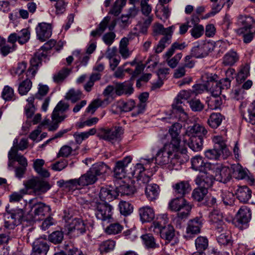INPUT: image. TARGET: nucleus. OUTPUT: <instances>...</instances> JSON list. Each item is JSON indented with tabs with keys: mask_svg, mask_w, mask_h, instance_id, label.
<instances>
[{
	"mask_svg": "<svg viewBox=\"0 0 255 255\" xmlns=\"http://www.w3.org/2000/svg\"><path fill=\"white\" fill-rule=\"evenodd\" d=\"M179 148L172 144H165L157 152L155 157L157 164L161 166L168 164L170 168L178 169L180 165Z\"/></svg>",
	"mask_w": 255,
	"mask_h": 255,
	"instance_id": "nucleus-1",
	"label": "nucleus"
},
{
	"mask_svg": "<svg viewBox=\"0 0 255 255\" xmlns=\"http://www.w3.org/2000/svg\"><path fill=\"white\" fill-rule=\"evenodd\" d=\"M30 210L28 213L27 221H36L42 220L51 210L49 206L42 202L35 203L33 199L29 202Z\"/></svg>",
	"mask_w": 255,
	"mask_h": 255,
	"instance_id": "nucleus-2",
	"label": "nucleus"
},
{
	"mask_svg": "<svg viewBox=\"0 0 255 255\" xmlns=\"http://www.w3.org/2000/svg\"><path fill=\"white\" fill-rule=\"evenodd\" d=\"M27 191L31 189L35 195H41L45 193L51 187L49 183L38 177H35L24 182Z\"/></svg>",
	"mask_w": 255,
	"mask_h": 255,
	"instance_id": "nucleus-3",
	"label": "nucleus"
},
{
	"mask_svg": "<svg viewBox=\"0 0 255 255\" xmlns=\"http://www.w3.org/2000/svg\"><path fill=\"white\" fill-rule=\"evenodd\" d=\"M28 217V214L24 216V212L21 209H16L10 211L6 210L5 217L8 220H5L4 227L6 229H12L15 226L20 224L23 221H26V218Z\"/></svg>",
	"mask_w": 255,
	"mask_h": 255,
	"instance_id": "nucleus-4",
	"label": "nucleus"
},
{
	"mask_svg": "<svg viewBox=\"0 0 255 255\" xmlns=\"http://www.w3.org/2000/svg\"><path fill=\"white\" fill-rule=\"evenodd\" d=\"M166 220L163 221V224L161 221H154L151 226V228H153V231L157 233H159L161 238L168 241H170L175 236V231L173 227L170 224L165 225Z\"/></svg>",
	"mask_w": 255,
	"mask_h": 255,
	"instance_id": "nucleus-5",
	"label": "nucleus"
},
{
	"mask_svg": "<svg viewBox=\"0 0 255 255\" xmlns=\"http://www.w3.org/2000/svg\"><path fill=\"white\" fill-rule=\"evenodd\" d=\"M86 228L83 220L75 218L68 225L67 234L70 238H76L84 234L86 231Z\"/></svg>",
	"mask_w": 255,
	"mask_h": 255,
	"instance_id": "nucleus-6",
	"label": "nucleus"
},
{
	"mask_svg": "<svg viewBox=\"0 0 255 255\" xmlns=\"http://www.w3.org/2000/svg\"><path fill=\"white\" fill-rule=\"evenodd\" d=\"M93 207L95 210L96 217L102 221L110 222L112 216V207L104 202H96L94 203Z\"/></svg>",
	"mask_w": 255,
	"mask_h": 255,
	"instance_id": "nucleus-7",
	"label": "nucleus"
},
{
	"mask_svg": "<svg viewBox=\"0 0 255 255\" xmlns=\"http://www.w3.org/2000/svg\"><path fill=\"white\" fill-rule=\"evenodd\" d=\"M123 133L122 127H114L112 128H100L98 135L100 138L113 142L119 138Z\"/></svg>",
	"mask_w": 255,
	"mask_h": 255,
	"instance_id": "nucleus-8",
	"label": "nucleus"
},
{
	"mask_svg": "<svg viewBox=\"0 0 255 255\" xmlns=\"http://www.w3.org/2000/svg\"><path fill=\"white\" fill-rule=\"evenodd\" d=\"M222 154L225 156L230 154L229 150L225 143L223 141L216 142L214 148L208 149L205 152V156L210 159H217Z\"/></svg>",
	"mask_w": 255,
	"mask_h": 255,
	"instance_id": "nucleus-9",
	"label": "nucleus"
},
{
	"mask_svg": "<svg viewBox=\"0 0 255 255\" xmlns=\"http://www.w3.org/2000/svg\"><path fill=\"white\" fill-rule=\"evenodd\" d=\"M46 57V54L40 51L37 52L34 54V56L30 60V66L26 72V78L30 79V78L34 77L38 67L41 65L42 59Z\"/></svg>",
	"mask_w": 255,
	"mask_h": 255,
	"instance_id": "nucleus-10",
	"label": "nucleus"
},
{
	"mask_svg": "<svg viewBox=\"0 0 255 255\" xmlns=\"http://www.w3.org/2000/svg\"><path fill=\"white\" fill-rule=\"evenodd\" d=\"M214 46L212 42H207L192 48L191 54L197 58H203L213 50Z\"/></svg>",
	"mask_w": 255,
	"mask_h": 255,
	"instance_id": "nucleus-11",
	"label": "nucleus"
},
{
	"mask_svg": "<svg viewBox=\"0 0 255 255\" xmlns=\"http://www.w3.org/2000/svg\"><path fill=\"white\" fill-rule=\"evenodd\" d=\"M69 105L68 103L62 101H60L54 108L51 117L53 121L59 124L67 118V115L64 112L69 109Z\"/></svg>",
	"mask_w": 255,
	"mask_h": 255,
	"instance_id": "nucleus-12",
	"label": "nucleus"
},
{
	"mask_svg": "<svg viewBox=\"0 0 255 255\" xmlns=\"http://www.w3.org/2000/svg\"><path fill=\"white\" fill-rule=\"evenodd\" d=\"M132 158L130 156H127L123 160L116 162L114 174L116 178L122 179L124 178L128 171V165L130 163Z\"/></svg>",
	"mask_w": 255,
	"mask_h": 255,
	"instance_id": "nucleus-13",
	"label": "nucleus"
},
{
	"mask_svg": "<svg viewBox=\"0 0 255 255\" xmlns=\"http://www.w3.org/2000/svg\"><path fill=\"white\" fill-rule=\"evenodd\" d=\"M37 38L42 42L48 39L52 35V26L46 22L40 23L36 28Z\"/></svg>",
	"mask_w": 255,
	"mask_h": 255,
	"instance_id": "nucleus-14",
	"label": "nucleus"
},
{
	"mask_svg": "<svg viewBox=\"0 0 255 255\" xmlns=\"http://www.w3.org/2000/svg\"><path fill=\"white\" fill-rule=\"evenodd\" d=\"M211 97L208 101V107L211 109H217L222 104V100L220 95L221 94V87L216 83V89L211 91Z\"/></svg>",
	"mask_w": 255,
	"mask_h": 255,
	"instance_id": "nucleus-15",
	"label": "nucleus"
},
{
	"mask_svg": "<svg viewBox=\"0 0 255 255\" xmlns=\"http://www.w3.org/2000/svg\"><path fill=\"white\" fill-rule=\"evenodd\" d=\"M192 168L200 172H207L211 169L210 163L205 162L203 158L199 156H195L191 159Z\"/></svg>",
	"mask_w": 255,
	"mask_h": 255,
	"instance_id": "nucleus-16",
	"label": "nucleus"
},
{
	"mask_svg": "<svg viewBox=\"0 0 255 255\" xmlns=\"http://www.w3.org/2000/svg\"><path fill=\"white\" fill-rule=\"evenodd\" d=\"M182 128V125L176 123L174 124L169 129V132L171 136V140L169 144H172L174 147L179 148L180 138L179 134Z\"/></svg>",
	"mask_w": 255,
	"mask_h": 255,
	"instance_id": "nucleus-17",
	"label": "nucleus"
},
{
	"mask_svg": "<svg viewBox=\"0 0 255 255\" xmlns=\"http://www.w3.org/2000/svg\"><path fill=\"white\" fill-rule=\"evenodd\" d=\"M49 249V246L46 241L38 239L33 243L31 255H46Z\"/></svg>",
	"mask_w": 255,
	"mask_h": 255,
	"instance_id": "nucleus-18",
	"label": "nucleus"
},
{
	"mask_svg": "<svg viewBox=\"0 0 255 255\" xmlns=\"http://www.w3.org/2000/svg\"><path fill=\"white\" fill-rule=\"evenodd\" d=\"M140 220L142 223L151 222L155 218L153 209L150 206H145L138 209Z\"/></svg>",
	"mask_w": 255,
	"mask_h": 255,
	"instance_id": "nucleus-19",
	"label": "nucleus"
},
{
	"mask_svg": "<svg viewBox=\"0 0 255 255\" xmlns=\"http://www.w3.org/2000/svg\"><path fill=\"white\" fill-rule=\"evenodd\" d=\"M216 230L217 233L220 234L217 237L218 242L223 245L231 244V234L229 231L226 229V226L216 227Z\"/></svg>",
	"mask_w": 255,
	"mask_h": 255,
	"instance_id": "nucleus-20",
	"label": "nucleus"
},
{
	"mask_svg": "<svg viewBox=\"0 0 255 255\" xmlns=\"http://www.w3.org/2000/svg\"><path fill=\"white\" fill-rule=\"evenodd\" d=\"M203 174L198 175L196 179L195 183L199 186L202 188H205L208 189L214 182V177L213 175L208 174V172L205 173L202 172Z\"/></svg>",
	"mask_w": 255,
	"mask_h": 255,
	"instance_id": "nucleus-21",
	"label": "nucleus"
},
{
	"mask_svg": "<svg viewBox=\"0 0 255 255\" xmlns=\"http://www.w3.org/2000/svg\"><path fill=\"white\" fill-rule=\"evenodd\" d=\"M251 215L250 208L246 206H242L236 215L238 224L242 225L248 224L251 219Z\"/></svg>",
	"mask_w": 255,
	"mask_h": 255,
	"instance_id": "nucleus-22",
	"label": "nucleus"
},
{
	"mask_svg": "<svg viewBox=\"0 0 255 255\" xmlns=\"http://www.w3.org/2000/svg\"><path fill=\"white\" fill-rule=\"evenodd\" d=\"M255 22L252 17L249 16L240 15L238 18V24L242 27L237 30V33L241 34L244 33V30H250Z\"/></svg>",
	"mask_w": 255,
	"mask_h": 255,
	"instance_id": "nucleus-23",
	"label": "nucleus"
},
{
	"mask_svg": "<svg viewBox=\"0 0 255 255\" xmlns=\"http://www.w3.org/2000/svg\"><path fill=\"white\" fill-rule=\"evenodd\" d=\"M173 189L175 195L182 197L191 190V187L187 181H182L173 185Z\"/></svg>",
	"mask_w": 255,
	"mask_h": 255,
	"instance_id": "nucleus-24",
	"label": "nucleus"
},
{
	"mask_svg": "<svg viewBox=\"0 0 255 255\" xmlns=\"http://www.w3.org/2000/svg\"><path fill=\"white\" fill-rule=\"evenodd\" d=\"M80 186L84 187L94 184L98 180V178L89 169L86 173L82 175L79 178Z\"/></svg>",
	"mask_w": 255,
	"mask_h": 255,
	"instance_id": "nucleus-25",
	"label": "nucleus"
},
{
	"mask_svg": "<svg viewBox=\"0 0 255 255\" xmlns=\"http://www.w3.org/2000/svg\"><path fill=\"white\" fill-rule=\"evenodd\" d=\"M132 85L130 82L117 83L115 85V93L118 96L129 95L133 93Z\"/></svg>",
	"mask_w": 255,
	"mask_h": 255,
	"instance_id": "nucleus-26",
	"label": "nucleus"
},
{
	"mask_svg": "<svg viewBox=\"0 0 255 255\" xmlns=\"http://www.w3.org/2000/svg\"><path fill=\"white\" fill-rule=\"evenodd\" d=\"M207 133V130L205 128L198 124H195L192 126L188 127L186 135L189 137H192V136H200L203 137Z\"/></svg>",
	"mask_w": 255,
	"mask_h": 255,
	"instance_id": "nucleus-27",
	"label": "nucleus"
},
{
	"mask_svg": "<svg viewBox=\"0 0 255 255\" xmlns=\"http://www.w3.org/2000/svg\"><path fill=\"white\" fill-rule=\"evenodd\" d=\"M236 194L238 200L242 203H247L251 198L252 190L247 186L239 187Z\"/></svg>",
	"mask_w": 255,
	"mask_h": 255,
	"instance_id": "nucleus-28",
	"label": "nucleus"
},
{
	"mask_svg": "<svg viewBox=\"0 0 255 255\" xmlns=\"http://www.w3.org/2000/svg\"><path fill=\"white\" fill-rule=\"evenodd\" d=\"M202 225V220L201 218L196 217L191 220L186 229L187 234H197L200 233V228Z\"/></svg>",
	"mask_w": 255,
	"mask_h": 255,
	"instance_id": "nucleus-29",
	"label": "nucleus"
},
{
	"mask_svg": "<svg viewBox=\"0 0 255 255\" xmlns=\"http://www.w3.org/2000/svg\"><path fill=\"white\" fill-rule=\"evenodd\" d=\"M119 193L115 190L102 187L99 193V197L102 201H105L104 203H106L107 201L110 202L116 199Z\"/></svg>",
	"mask_w": 255,
	"mask_h": 255,
	"instance_id": "nucleus-30",
	"label": "nucleus"
},
{
	"mask_svg": "<svg viewBox=\"0 0 255 255\" xmlns=\"http://www.w3.org/2000/svg\"><path fill=\"white\" fill-rule=\"evenodd\" d=\"M57 185L64 189L73 191L77 188L78 186H80V182L79 179H73L66 181L62 179L57 182Z\"/></svg>",
	"mask_w": 255,
	"mask_h": 255,
	"instance_id": "nucleus-31",
	"label": "nucleus"
},
{
	"mask_svg": "<svg viewBox=\"0 0 255 255\" xmlns=\"http://www.w3.org/2000/svg\"><path fill=\"white\" fill-rule=\"evenodd\" d=\"M203 137L192 136L190 137L188 143L189 148L195 152H198L202 150L203 147Z\"/></svg>",
	"mask_w": 255,
	"mask_h": 255,
	"instance_id": "nucleus-32",
	"label": "nucleus"
},
{
	"mask_svg": "<svg viewBox=\"0 0 255 255\" xmlns=\"http://www.w3.org/2000/svg\"><path fill=\"white\" fill-rule=\"evenodd\" d=\"M159 191V186L156 184H148L145 187V194L150 201H153L157 197Z\"/></svg>",
	"mask_w": 255,
	"mask_h": 255,
	"instance_id": "nucleus-33",
	"label": "nucleus"
},
{
	"mask_svg": "<svg viewBox=\"0 0 255 255\" xmlns=\"http://www.w3.org/2000/svg\"><path fill=\"white\" fill-rule=\"evenodd\" d=\"M148 93L146 92L142 93L139 95L140 103L137 105L135 108V110L132 113V116H136L143 112L146 107L145 102L148 98Z\"/></svg>",
	"mask_w": 255,
	"mask_h": 255,
	"instance_id": "nucleus-34",
	"label": "nucleus"
},
{
	"mask_svg": "<svg viewBox=\"0 0 255 255\" xmlns=\"http://www.w3.org/2000/svg\"><path fill=\"white\" fill-rule=\"evenodd\" d=\"M220 203H223L225 206H232L234 204L235 198L233 193L230 192H220Z\"/></svg>",
	"mask_w": 255,
	"mask_h": 255,
	"instance_id": "nucleus-35",
	"label": "nucleus"
},
{
	"mask_svg": "<svg viewBox=\"0 0 255 255\" xmlns=\"http://www.w3.org/2000/svg\"><path fill=\"white\" fill-rule=\"evenodd\" d=\"M232 176L231 169L227 167H222L219 171H217L216 177L217 180L224 183L227 182L230 180Z\"/></svg>",
	"mask_w": 255,
	"mask_h": 255,
	"instance_id": "nucleus-36",
	"label": "nucleus"
},
{
	"mask_svg": "<svg viewBox=\"0 0 255 255\" xmlns=\"http://www.w3.org/2000/svg\"><path fill=\"white\" fill-rule=\"evenodd\" d=\"M92 172L96 175V177L106 173L109 169V167L103 162H99L93 164L90 168Z\"/></svg>",
	"mask_w": 255,
	"mask_h": 255,
	"instance_id": "nucleus-37",
	"label": "nucleus"
},
{
	"mask_svg": "<svg viewBox=\"0 0 255 255\" xmlns=\"http://www.w3.org/2000/svg\"><path fill=\"white\" fill-rule=\"evenodd\" d=\"M111 17L107 16L104 18L102 21L98 25V27L104 32L107 28H108L110 31H113L114 30L117 22L115 19L111 21Z\"/></svg>",
	"mask_w": 255,
	"mask_h": 255,
	"instance_id": "nucleus-38",
	"label": "nucleus"
},
{
	"mask_svg": "<svg viewBox=\"0 0 255 255\" xmlns=\"http://www.w3.org/2000/svg\"><path fill=\"white\" fill-rule=\"evenodd\" d=\"M223 119V116L220 113H213L211 114L207 123L210 127L216 128L221 125Z\"/></svg>",
	"mask_w": 255,
	"mask_h": 255,
	"instance_id": "nucleus-39",
	"label": "nucleus"
},
{
	"mask_svg": "<svg viewBox=\"0 0 255 255\" xmlns=\"http://www.w3.org/2000/svg\"><path fill=\"white\" fill-rule=\"evenodd\" d=\"M209 218L210 222L215 224V227L217 226H225L223 222L222 214L217 210H214L212 211L209 215Z\"/></svg>",
	"mask_w": 255,
	"mask_h": 255,
	"instance_id": "nucleus-40",
	"label": "nucleus"
},
{
	"mask_svg": "<svg viewBox=\"0 0 255 255\" xmlns=\"http://www.w3.org/2000/svg\"><path fill=\"white\" fill-rule=\"evenodd\" d=\"M232 176L238 179L246 178V171L239 164L234 165L231 167Z\"/></svg>",
	"mask_w": 255,
	"mask_h": 255,
	"instance_id": "nucleus-41",
	"label": "nucleus"
},
{
	"mask_svg": "<svg viewBox=\"0 0 255 255\" xmlns=\"http://www.w3.org/2000/svg\"><path fill=\"white\" fill-rule=\"evenodd\" d=\"M191 208V206L187 202L179 210L177 211V220L179 221L186 219L189 215Z\"/></svg>",
	"mask_w": 255,
	"mask_h": 255,
	"instance_id": "nucleus-42",
	"label": "nucleus"
},
{
	"mask_svg": "<svg viewBox=\"0 0 255 255\" xmlns=\"http://www.w3.org/2000/svg\"><path fill=\"white\" fill-rule=\"evenodd\" d=\"M117 108L119 111L123 112H127L131 111L135 107V102L133 100H129L127 102L119 101L116 105Z\"/></svg>",
	"mask_w": 255,
	"mask_h": 255,
	"instance_id": "nucleus-43",
	"label": "nucleus"
},
{
	"mask_svg": "<svg viewBox=\"0 0 255 255\" xmlns=\"http://www.w3.org/2000/svg\"><path fill=\"white\" fill-rule=\"evenodd\" d=\"M218 76L216 74H213L212 73H206L202 75L201 79L204 82V84H208L212 88V89H214L213 87L215 85V88H216V83L217 82V79Z\"/></svg>",
	"mask_w": 255,
	"mask_h": 255,
	"instance_id": "nucleus-44",
	"label": "nucleus"
},
{
	"mask_svg": "<svg viewBox=\"0 0 255 255\" xmlns=\"http://www.w3.org/2000/svg\"><path fill=\"white\" fill-rule=\"evenodd\" d=\"M82 98V93L79 90L70 89L66 94L65 99L72 103H76Z\"/></svg>",
	"mask_w": 255,
	"mask_h": 255,
	"instance_id": "nucleus-45",
	"label": "nucleus"
},
{
	"mask_svg": "<svg viewBox=\"0 0 255 255\" xmlns=\"http://www.w3.org/2000/svg\"><path fill=\"white\" fill-rule=\"evenodd\" d=\"M208 189L205 188L198 187L194 189L192 193V197L194 200L200 202L203 200L208 193Z\"/></svg>",
	"mask_w": 255,
	"mask_h": 255,
	"instance_id": "nucleus-46",
	"label": "nucleus"
},
{
	"mask_svg": "<svg viewBox=\"0 0 255 255\" xmlns=\"http://www.w3.org/2000/svg\"><path fill=\"white\" fill-rule=\"evenodd\" d=\"M117 189L118 193H120L121 195L130 196L133 194L136 191L134 186L128 184L121 185Z\"/></svg>",
	"mask_w": 255,
	"mask_h": 255,
	"instance_id": "nucleus-47",
	"label": "nucleus"
},
{
	"mask_svg": "<svg viewBox=\"0 0 255 255\" xmlns=\"http://www.w3.org/2000/svg\"><path fill=\"white\" fill-rule=\"evenodd\" d=\"M48 240L55 245L62 243L64 239V233L62 231H55L50 234L48 237Z\"/></svg>",
	"mask_w": 255,
	"mask_h": 255,
	"instance_id": "nucleus-48",
	"label": "nucleus"
},
{
	"mask_svg": "<svg viewBox=\"0 0 255 255\" xmlns=\"http://www.w3.org/2000/svg\"><path fill=\"white\" fill-rule=\"evenodd\" d=\"M186 202L187 201L184 198L178 197L173 199L170 202L169 207L171 210L177 212Z\"/></svg>",
	"mask_w": 255,
	"mask_h": 255,
	"instance_id": "nucleus-49",
	"label": "nucleus"
},
{
	"mask_svg": "<svg viewBox=\"0 0 255 255\" xmlns=\"http://www.w3.org/2000/svg\"><path fill=\"white\" fill-rule=\"evenodd\" d=\"M238 60V56L235 51H231L227 53L224 57L223 64L225 65L232 66Z\"/></svg>",
	"mask_w": 255,
	"mask_h": 255,
	"instance_id": "nucleus-50",
	"label": "nucleus"
},
{
	"mask_svg": "<svg viewBox=\"0 0 255 255\" xmlns=\"http://www.w3.org/2000/svg\"><path fill=\"white\" fill-rule=\"evenodd\" d=\"M116 243L113 240H108L103 242L99 246L101 253H107L114 250Z\"/></svg>",
	"mask_w": 255,
	"mask_h": 255,
	"instance_id": "nucleus-51",
	"label": "nucleus"
},
{
	"mask_svg": "<svg viewBox=\"0 0 255 255\" xmlns=\"http://www.w3.org/2000/svg\"><path fill=\"white\" fill-rule=\"evenodd\" d=\"M70 72V70L67 68H63L58 73L55 74L53 79L55 82L60 83L62 82L64 79L68 76Z\"/></svg>",
	"mask_w": 255,
	"mask_h": 255,
	"instance_id": "nucleus-52",
	"label": "nucleus"
},
{
	"mask_svg": "<svg viewBox=\"0 0 255 255\" xmlns=\"http://www.w3.org/2000/svg\"><path fill=\"white\" fill-rule=\"evenodd\" d=\"M141 239L147 248L155 249L158 247V245L156 244L155 239L150 234H145L141 236Z\"/></svg>",
	"mask_w": 255,
	"mask_h": 255,
	"instance_id": "nucleus-53",
	"label": "nucleus"
},
{
	"mask_svg": "<svg viewBox=\"0 0 255 255\" xmlns=\"http://www.w3.org/2000/svg\"><path fill=\"white\" fill-rule=\"evenodd\" d=\"M120 213L126 216L130 214L133 211V207L129 202L122 201L119 204Z\"/></svg>",
	"mask_w": 255,
	"mask_h": 255,
	"instance_id": "nucleus-54",
	"label": "nucleus"
},
{
	"mask_svg": "<svg viewBox=\"0 0 255 255\" xmlns=\"http://www.w3.org/2000/svg\"><path fill=\"white\" fill-rule=\"evenodd\" d=\"M32 87V82L28 78L21 82L18 87V92L21 95H26Z\"/></svg>",
	"mask_w": 255,
	"mask_h": 255,
	"instance_id": "nucleus-55",
	"label": "nucleus"
},
{
	"mask_svg": "<svg viewBox=\"0 0 255 255\" xmlns=\"http://www.w3.org/2000/svg\"><path fill=\"white\" fill-rule=\"evenodd\" d=\"M250 74V67L248 65L243 66L237 76V81L238 83H242L248 77Z\"/></svg>",
	"mask_w": 255,
	"mask_h": 255,
	"instance_id": "nucleus-56",
	"label": "nucleus"
},
{
	"mask_svg": "<svg viewBox=\"0 0 255 255\" xmlns=\"http://www.w3.org/2000/svg\"><path fill=\"white\" fill-rule=\"evenodd\" d=\"M195 245L198 252H204L208 247V241L205 237H199L195 240Z\"/></svg>",
	"mask_w": 255,
	"mask_h": 255,
	"instance_id": "nucleus-57",
	"label": "nucleus"
},
{
	"mask_svg": "<svg viewBox=\"0 0 255 255\" xmlns=\"http://www.w3.org/2000/svg\"><path fill=\"white\" fill-rule=\"evenodd\" d=\"M172 113L178 116L179 119L184 121L187 119V115L184 112L181 105H172Z\"/></svg>",
	"mask_w": 255,
	"mask_h": 255,
	"instance_id": "nucleus-58",
	"label": "nucleus"
},
{
	"mask_svg": "<svg viewBox=\"0 0 255 255\" xmlns=\"http://www.w3.org/2000/svg\"><path fill=\"white\" fill-rule=\"evenodd\" d=\"M245 120L252 124V125L255 124V102L252 103L251 108L248 110V114L243 116Z\"/></svg>",
	"mask_w": 255,
	"mask_h": 255,
	"instance_id": "nucleus-59",
	"label": "nucleus"
},
{
	"mask_svg": "<svg viewBox=\"0 0 255 255\" xmlns=\"http://www.w3.org/2000/svg\"><path fill=\"white\" fill-rule=\"evenodd\" d=\"M123 227L118 223L110 224L106 229V232L108 234H118L121 232Z\"/></svg>",
	"mask_w": 255,
	"mask_h": 255,
	"instance_id": "nucleus-60",
	"label": "nucleus"
},
{
	"mask_svg": "<svg viewBox=\"0 0 255 255\" xmlns=\"http://www.w3.org/2000/svg\"><path fill=\"white\" fill-rule=\"evenodd\" d=\"M2 97L5 101H11L15 99L14 91L12 88L6 86L2 92Z\"/></svg>",
	"mask_w": 255,
	"mask_h": 255,
	"instance_id": "nucleus-61",
	"label": "nucleus"
},
{
	"mask_svg": "<svg viewBox=\"0 0 255 255\" xmlns=\"http://www.w3.org/2000/svg\"><path fill=\"white\" fill-rule=\"evenodd\" d=\"M28 193V191L26 187L24 188L19 190L18 192H14L10 196V202H18L23 197V196Z\"/></svg>",
	"mask_w": 255,
	"mask_h": 255,
	"instance_id": "nucleus-62",
	"label": "nucleus"
},
{
	"mask_svg": "<svg viewBox=\"0 0 255 255\" xmlns=\"http://www.w3.org/2000/svg\"><path fill=\"white\" fill-rule=\"evenodd\" d=\"M210 90L211 91L213 89L208 84H196L193 86V89L191 92L195 94L196 95L202 93L205 90Z\"/></svg>",
	"mask_w": 255,
	"mask_h": 255,
	"instance_id": "nucleus-63",
	"label": "nucleus"
},
{
	"mask_svg": "<svg viewBox=\"0 0 255 255\" xmlns=\"http://www.w3.org/2000/svg\"><path fill=\"white\" fill-rule=\"evenodd\" d=\"M63 252L65 255H86L77 248L69 246L68 245H65V251Z\"/></svg>",
	"mask_w": 255,
	"mask_h": 255,
	"instance_id": "nucleus-64",
	"label": "nucleus"
}]
</instances>
